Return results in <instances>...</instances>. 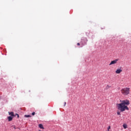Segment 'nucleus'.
Segmentation results:
<instances>
[{
  "label": "nucleus",
  "instance_id": "6",
  "mask_svg": "<svg viewBox=\"0 0 131 131\" xmlns=\"http://www.w3.org/2000/svg\"><path fill=\"white\" fill-rule=\"evenodd\" d=\"M8 113H9V115H11V117H12L13 116H14V112H9Z\"/></svg>",
  "mask_w": 131,
  "mask_h": 131
},
{
  "label": "nucleus",
  "instance_id": "15",
  "mask_svg": "<svg viewBox=\"0 0 131 131\" xmlns=\"http://www.w3.org/2000/svg\"><path fill=\"white\" fill-rule=\"evenodd\" d=\"M77 46H80V43H77Z\"/></svg>",
  "mask_w": 131,
  "mask_h": 131
},
{
  "label": "nucleus",
  "instance_id": "9",
  "mask_svg": "<svg viewBox=\"0 0 131 131\" xmlns=\"http://www.w3.org/2000/svg\"><path fill=\"white\" fill-rule=\"evenodd\" d=\"M25 117L26 118L31 117V116L29 115H25Z\"/></svg>",
  "mask_w": 131,
  "mask_h": 131
},
{
  "label": "nucleus",
  "instance_id": "5",
  "mask_svg": "<svg viewBox=\"0 0 131 131\" xmlns=\"http://www.w3.org/2000/svg\"><path fill=\"white\" fill-rule=\"evenodd\" d=\"M7 119H8V121H12L13 120V117L11 116L8 117Z\"/></svg>",
  "mask_w": 131,
  "mask_h": 131
},
{
  "label": "nucleus",
  "instance_id": "8",
  "mask_svg": "<svg viewBox=\"0 0 131 131\" xmlns=\"http://www.w3.org/2000/svg\"><path fill=\"white\" fill-rule=\"evenodd\" d=\"M123 128H127V124H123Z\"/></svg>",
  "mask_w": 131,
  "mask_h": 131
},
{
  "label": "nucleus",
  "instance_id": "16",
  "mask_svg": "<svg viewBox=\"0 0 131 131\" xmlns=\"http://www.w3.org/2000/svg\"><path fill=\"white\" fill-rule=\"evenodd\" d=\"M119 89H120V88H118V90H119Z\"/></svg>",
  "mask_w": 131,
  "mask_h": 131
},
{
  "label": "nucleus",
  "instance_id": "1",
  "mask_svg": "<svg viewBox=\"0 0 131 131\" xmlns=\"http://www.w3.org/2000/svg\"><path fill=\"white\" fill-rule=\"evenodd\" d=\"M129 104V100H122L121 103H118L117 104V108L118 110L121 111V112H123V111H125V110H129V108H128V107H127Z\"/></svg>",
  "mask_w": 131,
  "mask_h": 131
},
{
  "label": "nucleus",
  "instance_id": "2",
  "mask_svg": "<svg viewBox=\"0 0 131 131\" xmlns=\"http://www.w3.org/2000/svg\"><path fill=\"white\" fill-rule=\"evenodd\" d=\"M129 88H125L121 90V93L124 96H127V95H129Z\"/></svg>",
  "mask_w": 131,
  "mask_h": 131
},
{
  "label": "nucleus",
  "instance_id": "7",
  "mask_svg": "<svg viewBox=\"0 0 131 131\" xmlns=\"http://www.w3.org/2000/svg\"><path fill=\"white\" fill-rule=\"evenodd\" d=\"M39 127L40 128H41L42 129H45V128L43 127V126L41 124H39Z\"/></svg>",
  "mask_w": 131,
  "mask_h": 131
},
{
  "label": "nucleus",
  "instance_id": "13",
  "mask_svg": "<svg viewBox=\"0 0 131 131\" xmlns=\"http://www.w3.org/2000/svg\"><path fill=\"white\" fill-rule=\"evenodd\" d=\"M17 115V118H19V115L18 114H16V115Z\"/></svg>",
  "mask_w": 131,
  "mask_h": 131
},
{
  "label": "nucleus",
  "instance_id": "4",
  "mask_svg": "<svg viewBox=\"0 0 131 131\" xmlns=\"http://www.w3.org/2000/svg\"><path fill=\"white\" fill-rule=\"evenodd\" d=\"M122 72V70H121V69H117L116 71V73L117 74H119L120 73Z\"/></svg>",
  "mask_w": 131,
  "mask_h": 131
},
{
  "label": "nucleus",
  "instance_id": "10",
  "mask_svg": "<svg viewBox=\"0 0 131 131\" xmlns=\"http://www.w3.org/2000/svg\"><path fill=\"white\" fill-rule=\"evenodd\" d=\"M117 113L118 115H121L120 112H117Z\"/></svg>",
  "mask_w": 131,
  "mask_h": 131
},
{
  "label": "nucleus",
  "instance_id": "14",
  "mask_svg": "<svg viewBox=\"0 0 131 131\" xmlns=\"http://www.w3.org/2000/svg\"><path fill=\"white\" fill-rule=\"evenodd\" d=\"M65 106H66V102H64V107H65Z\"/></svg>",
  "mask_w": 131,
  "mask_h": 131
},
{
  "label": "nucleus",
  "instance_id": "11",
  "mask_svg": "<svg viewBox=\"0 0 131 131\" xmlns=\"http://www.w3.org/2000/svg\"><path fill=\"white\" fill-rule=\"evenodd\" d=\"M111 128V127L110 126H109L108 127H107V129L108 130H109V129Z\"/></svg>",
  "mask_w": 131,
  "mask_h": 131
},
{
  "label": "nucleus",
  "instance_id": "12",
  "mask_svg": "<svg viewBox=\"0 0 131 131\" xmlns=\"http://www.w3.org/2000/svg\"><path fill=\"white\" fill-rule=\"evenodd\" d=\"M35 115V112H33L32 113V115Z\"/></svg>",
  "mask_w": 131,
  "mask_h": 131
},
{
  "label": "nucleus",
  "instance_id": "3",
  "mask_svg": "<svg viewBox=\"0 0 131 131\" xmlns=\"http://www.w3.org/2000/svg\"><path fill=\"white\" fill-rule=\"evenodd\" d=\"M118 61V59H115V60H112L111 62V63L109 64V66H111V65H114V64H116Z\"/></svg>",
  "mask_w": 131,
  "mask_h": 131
}]
</instances>
